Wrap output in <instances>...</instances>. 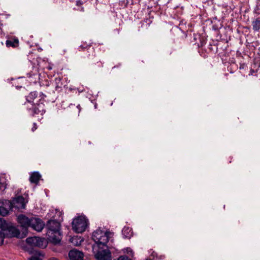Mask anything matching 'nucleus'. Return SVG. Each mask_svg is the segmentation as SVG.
<instances>
[{
  "label": "nucleus",
  "instance_id": "1",
  "mask_svg": "<svg viewBox=\"0 0 260 260\" xmlns=\"http://www.w3.org/2000/svg\"><path fill=\"white\" fill-rule=\"evenodd\" d=\"M17 221L21 226L24 228H31L37 232H41L43 229L44 222L39 218L32 217L30 218L21 214L17 217Z\"/></svg>",
  "mask_w": 260,
  "mask_h": 260
},
{
  "label": "nucleus",
  "instance_id": "2",
  "mask_svg": "<svg viewBox=\"0 0 260 260\" xmlns=\"http://www.w3.org/2000/svg\"><path fill=\"white\" fill-rule=\"evenodd\" d=\"M46 96L42 92L38 93L36 91L31 92L26 96V100L29 103H32L34 106L35 113H42L44 112V99Z\"/></svg>",
  "mask_w": 260,
  "mask_h": 260
},
{
  "label": "nucleus",
  "instance_id": "3",
  "mask_svg": "<svg viewBox=\"0 0 260 260\" xmlns=\"http://www.w3.org/2000/svg\"><path fill=\"white\" fill-rule=\"evenodd\" d=\"M113 235V233L103 231L100 229L94 231L92 233V239L95 242V244L92 247L93 252L95 251L97 247L106 246Z\"/></svg>",
  "mask_w": 260,
  "mask_h": 260
},
{
  "label": "nucleus",
  "instance_id": "4",
  "mask_svg": "<svg viewBox=\"0 0 260 260\" xmlns=\"http://www.w3.org/2000/svg\"><path fill=\"white\" fill-rule=\"evenodd\" d=\"M88 224V220L84 215H81L75 218L72 222L73 229L78 233L84 232Z\"/></svg>",
  "mask_w": 260,
  "mask_h": 260
},
{
  "label": "nucleus",
  "instance_id": "5",
  "mask_svg": "<svg viewBox=\"0 0 260 260\" xmlns=\"http://www.w3.org/2000/svg\"><path fill=\"white\" fill-rule=\"evenodd\" d=\"M26 242L31 246L45 247L46 246L45 239L38 237H28L26 239Z\"/></svg>",
  "mask_w": 260,
  "mask_h": 260
},
{
  "label": "nucleus",
  "instance_id": "6",
  "mask_svg": "<svg viewBox=\"0 0 260 260\" xmlns=\"http://www.w3.org/2000/svg\"><path fill=\"white\" fill-rule=\"evenodd\" d=\"M95 258L98 260H110L111 257L110 252L107 249H102L101 246L96 248L95 252Z\"/></svg>",
  "mask_w": 260,
  "mask_h": 260
},
{
  "label": "nucleus",
  "instance_id": "7",
  "mask_svg": "<svg viewBox=\"0 0 260 260\" xmlns=\"http://www.w3.org/2000/svg\"><path fill=\"white\" fill-rule=\"evenodd\" d=\"M47 227L48 229V232H51L52 233L57 234L59 235V231H60V224L57 220H49L47 223Z\"/></svg>",
  "mask_w": 260,
  "mask_h": 260
},
{
  "label": "nucleus",
  "instance_id": "8",
  "mask_svg": "<svg viewBox=\"0 0 260 260\" xmlns=\"http://www.w3.org/2000/svg\"><path fill=\"white\" fill-rule=\"evenodd\" d=\"M26 202L23 197L18 196L13 200V202L11 203L12 207L18 209H23L25 207Z\"/></svg>",
  "mask_w": 260,
  "mask_h": 260
},
{
  "label": "nucleus",
  "instance_id": "9",
  "mask_svg": "<svg viewBox=\"0 0 260 260\" xmlns=\"http://www.w3.org/2000/svg\"><path fill=\"white\" fill-rule=\"evenodd\" d=\"M11 207L12 203L10 201L6 200L0 202V215H7Z\"/></svg>",
  "mask_w": 260,
  "mask_h": 260
},
{
  "label": "nucleus",
  "instance_id": "10",
  "mask_svg": "<svg viewBox=\"0 0 260 260\" xmlns=\"http://www.w3.org/2000/svg\"><path fill=\"white\" fill-rule=\"evenodd\" d=\"M3 233L6 237H18L19 234L18 230L14 226H10L7 229L4 228Z\"/></svg>",
  "mask_w": 260,
  "mask_h": 260
},
{
  "label": "nucleus",
  "instance_id": "11",
  "mask_svg": "<svg viewBox=\"0 0 260 260\" xmlns=\"http://www.w3.org/2000/svg\"><path fill=\"white\" fill-rule=\"evenodd\" d=\"M68 255L70 260H83V253L76 249L71 250Z\"/></svg>",
  "mask_w": 260,
  "mask_h": 260
},
{
  "label": "nucleus",
  "instance_id": "12",
  "mask_svg": "<svg viewBox=\"0 0 260 260\" xmlns=\"http://www.w3.org/2000/svg\"><path fill=\"white\" fill-rule=\"evenodd\" d=\"M49 240L54 244H58L60 241V231H59V235L57 234L52 233L51 232H47Z\"/></svg>",
  "mask_w": 260,
  "mask_h": 260
},
{
  "label": "nucleus",
  "instance_id": "13",
  "mask_svg": "<svg viewBox=\"0 0 260 260\" xmlns=\"http://www.w3.org/2000/svg\"><path fill=\"white\" fill-rule=\"evenodd\" d=\"M70 241L74 246H78L84 241V238L81 236H76L72 237Z\"/></svg>",
  "mask_w": 260,
  "mask_h": 260
},
{
  "label": "nucleus",
  "instance_id": "14",
  "mask_svg": "<svg viewBox=\"0 0 260 260\" xmlns=\"http://www.w3.org/2000/svg\"><path fill=\"white\" fill-rule=\"evenodd\" d=\"M41 177V175L38 172H35L31 174L29 177V181L32 183L37 184Z\"/></svg>",
  "mask_w": 260,
  "mask_h": 260
},
{
  "label": "nucleus",
  "instance_id": "15",
  "mask_svg": "<svg viewBox=\"0 0 260 260\" xmlns=\"http://www.w3.org/2000/svg\"><path fill=\"white\" fill-rule=\"evenodd\" d=\"M5 174H2L0 177V192H2L6 188L7 183L6 181Z\"/></svg>",
  "mask_w": 260,
  "mask_h": 260
},
{
  "label": "nucleus",
  "instance_id": "16",
  "mask_svg": "<svg viewBox=\"0 0 260 260\" xmlns=\"http://www.w3.org/2000/svg\"><path fill=\"white\" fill-rule=\"evenodd\" d=\"M19 41L17 39L9 40L6 41V45L7 47H15L18 45Z\"/></svg>",
  "mask_w": 260,
  "mask_h": 260
},
{
  "label": "nucleus",
  "instance_id": "17",
  "mask_svg": "<svg viewBox=\"0 0 260 260\" xmlns=\"http://www.w3.org/2000/svg\"><path fill=\"white\" fill-rule=\"evenodd\" d=\"M252 29L254 31H257L260 29V18L255 19L252 22Z\"/></svg>",
  "mask_w": 260,
  "mask_h": 260
},
{
  "label": "nucleus",
  "instance_id": "18",
  "mask_svg": "<svg viewBox=\"0 0 260 260\" xmlns=\"http://www.w3.org/2000/svg\"><path fill=\"white\" fill-rule=\"evenodd\" d=\"M132 230L128 227H124L122 230V233L126 238H129L131 236Z\"/></svg>",
  "mask_w": 260,
  "mask_h": 260
},
{
  "label": "nucleus",
  "instance_id": "19",
  "mask_svg": "<svg viewBox=\"0 0 260 260\" xmlns=\"http://www.w3.org/2000/svg\"><path fill=\"white\" fill-rule=\"evenodd\" d=\"M43 255L40 252H36L35 254L32 255L29 260H43Z\"/></svg>",
  "mask_w": 260,
  "mask_h": 260
},
{
  "label": "nucleus",
  "instance_id": "20",
  "mask_svg": "<svg viewBox=\"0 0 260 260\" xmlns=\"http://www.w3.org/2000/svg\"><path fill=\"white\" fill-rule=\"evenodd\" d=\"M123 251L124 253H126L128 255V256L133 257L134 253L133 250L130 248H124L123 250Z\"/></svg>",
  "mask_w": 260,
  "mask_h": 260
},
{
  "label": "nucleus",
  "instance_id": "21",
  "mask_svg": "<svg viewBox=\"0 0 260 260\" xmlns=\"http://www.w3.org/2000/svg\"><path fill=\"white\" fill-rule=\"evenodd\" d=\"M5 238L4 233H3L2 231H0V245L3 244Z\"/></svg>",
  "mask_w": 260,
  "mask_h": 260
},
{
  "label": "nucleus",
  "instance_id": "22",
  "mask_svg": "<svg viewBox=\"0 0 260 260\" xmlns=\"http://www.w3.org/2000/svg\"><path fill=\"white\" fill-rule=\"evenodd\" d=\"M5 222V220L3 218H0V229H1L0 231H3V230L4 228Z\"/></svg>",
  "mask_w": 260,
  "mask_h": 260
},
{
  "label": "nucleus",
  "instance_id": "23",
  "mask_svg": "<svg viewBox=\"0 0 260 260\" xmlns=\"http://www.w3.org/2000/svg\"><path fill=\"white\" fill-rule=\"evenodd\" d=\"M117 260H131L130 258H128L126 256H121L118 257Z\"/></svg>",
  "mask_w": 260,
  "mask_h": 260
},
{
  "label": "nucleus",
  "instance_id": "24",
  "mask_svg": "<svg viewBox=\"0 0 260 260\" xmlns=\"http://www.w3.org/2000/svg\"><path fill=\"white\" fill-rule=\"evenodd\" d=\"M83 4V2L81 0H77L76 1V5L77 6H80L81 5H82Z\"/></svg>",
  "mask_w": 260,
  "mask_h": 260
},
{
  "label": "nucleus",
  "instance_id": "25",
  "mask_svg": "<svg viewBox=\"0 0 260 260\" xmlns=\"http://www.w3.org/2000/svg\"><path fill=\"white\" fill-rule=\"evenodd\" d=\"M37 128V124L36 123H34V125H33V127H32L31 128V131L32 132H34L35 130H36Z\"/></svg>",
  "mask_w": 260,
  "mask_h": 260
},
{
  "label": "nucleus",
  "instance_id": "26",
  "mask_svg": "<svg viewBox=\"0 0 260 260\" xmlns=\"http://www.w3.org/2000/svg\"><path fill=\"white\" fill-rule=\"evenodd\" d=\"M47 69L49 70H51L52 69V65H49L48 67H47Z\"/></svg>",
  "mask_w": 260,
  "mask_h": 260
},
{
  "label": "nucleus",
  "instance_id": "27",
  "mask_svg": "<svg viewBox=\"0 0 260 260\" xmlns=\"http://www.w3.org/2000/svg\"><path fill=\"white\" fill-rule=\"evenodd\" d=\"M254 73V70H250V75H253V73Z\"/></svg>",
  "mask_w": 260,
  "mask_h": 260
},
{
  "label": "nucleus",
  "instance_id": "28",
  "mask_svg": "<svg viewBox=\"0 0 260 260\" xmlns=\"http://www.w3.org/2000/svg\"><path fill=\"white\" fill-rule=\"evenodd\" d=\"M77 108L79 109V112L81 110V108H80V105H78L77 106Z\"/></svg>",
  "mask_w": 260,
  "mask_h": 260
},
{
  "label": "nucleus",
  "instance_id": "29",
  "mask_svg": "<svg viewBox=\"0 0 260 260\" xmlns=\"http://www.w3.org/2000/svg\"><path fill=\"white\" fill-rule=\"evenodd\" d=\"M49 260H58V259L56 258L53 257V258L49 259Z\"/></svg>",
  "mask_w": 260,
  "mask_h": 260
},
{
  "label": "nucleus",
  "instance_id": "30",
  "mask_svg": "<svg viewBox=\"0 0 260 260\" xmlns=\"http://www.w3.org/2000/svg\"><path fill=\"white\" fill-rule=\"evenodd\" d=\"M260 3V0H257Z\"/></svg>",
  "mask_w": 260,
  "mask_h": 260
}]
</instances>
